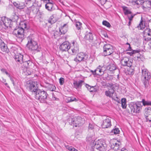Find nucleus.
Listing matches in <instances>:
<instances>
[{"label":"nucleus","mask_w":151,"mask_h":151,"mask_svg":"<svg viewBox=\"0 0 151 151\" xmlns=\"http://www.w3.org/2000/svg\"><path fill=\"white\" fill-rule=\"evenodd\" d=\"M27 46L32 50H35L39 52L41 48L38 46L37 42L35 41L34 36L32 35H30L27 38Z\"/></svg>","instance_id":"1"},{"label":"nucleus","mask_w":151,"mask_h":151,"mask_svg":"<svg viewBox=\"0 0 151 151\" xmlns=\"http://www.w3.org/2000/svg\"><path fill=\"white\" fill-rule=\"evenodd\" d=\"M150 78V73L147 69L144 68H142L141 79L145 88L148 87Z\"/></svg>","instance_id":"2"},{"label":"nucleus","mask_w":151,"mask_h":151,"mask_svg":"<svg viewBox=\"0 0 151 151\" xmlns=\"http://www.w3.org/2000/svg\"><path fill=\"white\" fill-rule=\"evenodd\" d=\"M114 85L111 83L109 84V86L111 88L108 91L105 92V95L107 97L111 98L119 102V99L117 96L116 93L115 92Z\"/></svg>","instance_id":"3"},{"label":"nucleus","mask_w":151,"mask_h":151,"mask_svg":"<svg viewBox=\"0 0 151 151\" xmlns=\"http://www.w3.org/2000/svg\"><path fill=\"white\" fill-rule=\"evenodd\" d=\"M35 98L42 103L46 102L47 94L46 92L40 89L38 90L34 94Z\"/></svg>","instance_id":"4"},{"label":"nucleus","mask_w":151,"mask_h":151,"mask_svg":"<svg viewBox=\"0 0 151 151\" xmlns=\"http://www.w3.org/2000/svg\"><path fill=\"white\" fill-rule=\"evenodd\" d=\"M14 59L18 64L22 65L23 64V65L25 67H27L32 63V62L30 60H26L25 59H24V56L20 53L16 55Z\"/></svg>","instance_id":"5"},{"label":"nucleus","mask_w":151,"mask_h":151,"mask_svg":"<svg viewBox=\"0 0 151 151\" xmlns=\"http://www.w3.org/2000/svg\"><path fill=\"white\" fill-rule=\"evenodd\" d=\"M128 106L132 114L139 113L142 106L141 102H131Z\"/></svg>","instance_id":"6"},{"label":"nucleus","mask_w":151,"mask_h":151,"mask_svg":"<svg viewBox=\"0 0 151 151\" xmlns=\"http://www.w3.org/2000/svg\"><path fill=\"white\" fill-rule=\"evenodd\" d=\"M83 120L81 117L78 116L73 118H69L68 121L70 125L76 127H79L81 124H83Z\"/></svg>","instance_id":"7"},{"label":"nucleus","mask_w":151,"mask_h":151,"mask_svg":"<svg viewBox=\"0 0 151 151\" xmlns=\"http://www.w3.org/2000/svg\"><path fill=\"white\" fill-rule=\"evenodd\" d=\"M103 54L104 56L110 55L114 51V47L110 44H105L103 47Z\"/></svg>","instance_id":"8"},{"label":"nucleus","mask_w":151,"mask_h":151,"mask_svg":"<svg viewBox=\"0 0 151 151\" xmlns=\"http://www.w3.org/2000/svg\"><path fill=\"white\" fill-rule=\"evenodd\" d=\"M24 29L19 27L15 28L13 32V34L19 39L22 41L24 38Z\"/></svg>","instance_id":"9"},{"label":"nucleus","mask_w":151,"mask_h":151,"mask_svg":"<svg viewBox=\"0 0 151 151\" xmlns=\"http://www.w3.org/2000/svg\"><path fill=\"white\" fill-rule=\"evenodd\" d=\"M94 148L100 151H105L106 145L100 140L96 141L94 145Z\"/></svg>","instance_id":"10"},{"label":"nucleus","mask_w":151,"mask_h":151,"mask_svg":"<svg viewBox=\"0 0 151 151\" xmlns=\"http://www.w3.org/2000/svg\"><path fill=\"white\" fill-rule=\"evenodd\" d=\"M27 88L29 91L32 92L34 95L36 93L38 89L37 87L35 86V82L29 81V83H27Z\"/></svg>","instance_id":"11"},{"label":"nucleus","mask_w":151,"mask_h":151,"mask_svg":"<svg viewBox=\"0 0 151 151\" xmlns=\"http://www.w3.org/2000/svg\"><path fill=\"white\" fill-rule=\"evenodd\" d=\"M88 55L83 52H80L77 54L76 57L74 59L76 62H80L85 61L88 58Z\"/></svg>","instance_id":"12"},{"label":"nucleus","mask_w":151,"mask_h":151,"mask_svg":"<svg viewBox=\"0 0 151 151\" xmlns=\"http://www.w3.org/2000/svg\"><path fill=\"white\" fill-rule=\"evenodd\" d=\"M72 55H75L79 52V45L76 41H73L72 43L70 48Z\"/></svg>","instance_id":"13"},{"label":"nucleus","mask_w":151,"mask_h":151,"mask_svg":"<svg viewBox=\"0 0 151 151\" xmlns=\"http://www.w3.org/2000/svg\"><path fill=\"white\" fill-rule=\"evenodd\" d=\"M121 143L120 141L115 139L111 144V147L115 151L118 150L121 147Z\"/></svg>","instance_id":"14"},{"label":"nucleus","mask_w":151,"mask_h":151,"mask_svg":"<svg viewBox=\"0 0 151 151\" xmlns=\"http://www.w3.org/2000/svg\"><path fill=\"white\" fill-rule=\"evenodd\" d=\"M70 48V43L67 41H65L61 44L59 47L60 50L62 51H66Z\"/></svg>","instance_id":"15"},{"label":"nucleus","mask_w":151,"mask_h":151,"mask_svg":"<svg viewBox=\"0 0 151 151\" xmlns=\"http://www.w3.org/2000/svg\"><path fill=\"white\" fill-rule=\"evenodd\" d=\"M111 125V118L106 117V118L103 120L101 126L103 128H107L110 127Z\"/></svg>","instance_id":"16"},{"label":"nucleus","mask_w":151,"mask_h":151,"mask_svg":"<svg viewBox=\"0 0 151 151\" xmlns=\"http://www.w3.org/2000/svg\"><path fill=\"white\" fill-rule=\"evenodd\" d=\"M131 60L128 58L124 57L121 60L122 64L124 66H127L130 67L132 65V63Z\"/></svg>","instance_id":"17"},{"label":"nucleus","mask_w":151,"mask_h":151,"mask_svg":"<svg viewBox=\"0 0 151 151\" xmlns=\"http://www.w3.org/2000/svg\"><path fill=\"white\" fill-rule=\"evenodd\" d=\"M52 0L48 1L45 4V7L46 9L49 11H52L54 10L55 8L54 7V4L52 3Z\"/></svg>","instance_id":"18"},{"label":"nucleus","mask_w":151,"mask_h":151,"mask_svg":"<svg viewBox=\"0 0 151 151\" xmlns=\"http://www.w3.org/2000/svg\"><path fill=\"white\" fill-rule=\"evenodd\" d=\"M0 49L1 51L6 53H8L9 52L6 45L2 40H0Z\"/></svg>","instance_id":"19"},{"label":"nucleus","mask_w":151,"mask_h":151,"mask_svg":"<svg viewBox=\"0 0 151 151\" xmlns=\"http://www.w3.org/2000/svg\"><path fill=\"white\" fill-rule=\"evenodd\" d=\"M84 83V81L82 80L74 81L73 83V87L77 89H79L81 88L83 83Z\"/></svg>","instance_id":"20"},{"label":"nucleus","mask_w":151,"mask_h":151,"mask_svg":"<svg viewBox=\"0 0 151 151\" xmlns=\"http://www.w3.org/2000/svg\"><path fill=\"white\" fill-rule=\"evenodd\" d=\"M3 20V23L4 24V29H6L9 27L11 28L12 26L11 23L12 21L10 19H9L8 18L5 19L4 20Z\"/></svg>","instance_id":"21"},{"label":"nucleus","mask_w":151,"mask_h":151,"mask_svg":"<svg viewBox=\"0 0 151 151\" xmlns=\"http://www.w3.org/2000/svg\"><path fill=\"white\" fill-rule=\"evenodd\" d=\"M13 4L17 8L19 9H24L25 6L24 3L21 2L14 1L13 3Z\"/></svg>","instance_id":"22"},{"label":"nucleus","mask_w":151,"mask_h":151,"mask_svg":"<svg viewBox=\"0 0 151 151\" xmlns=\"http://www.w3.org/2000/svg\"><path fill=\"white\" fill-rule=\"evenodd\" d=\"M39 11V9L37 6H35L33 5L31 7L27 8V11L28 13H30L32 12L33 13L37 14Z\"/></svg>","instance_id":"23"},{"label":"nucleus","mask_w":151,"mask_h":151,"mask_svg":"<svg viewBox=\"0 0 151 151\" xmlns=\"http://www.w3.org/2000/svg\"><path fill=\"white\" fill-rule=\"evenodd\" d=\"M68 26L67 23L64 24L59 28V31L61 34H65L68 31Z\"/></svg>","instance_id":"24"},{"label":"nucleus","mask_w":151,"mask_h":151,"mask_svg":"<svg viewBox=\"0 0 151 151\" xmlns=\"http://www.w3.org/2000/svg\"><path fill=\"white\" fill-rule=\"evenodd\" d=\"M86 139L87 141L91 143H93L95 139V136L92 134H88L86 138Z\"/></svg>","instance_id":"25"},{"label":"nucleus","mask_w":151,"mask_h":151,"mask_svg":"<svg viewBox=\"0 0 151 151\" xmlns=\"http://www.w3.org/2000/svg\"><path fill=\"white\" fill-rule=\"evenodd\" d=\"M102 67L99 65L96 69V76L97 75L101 76L104 74V71L101 68Z\"/></svg>","instance_id":"26"},{"label":"nucleus","mask_w":151,"mask_h":151,"mask_svg":"<svg viewBox=\"0 0 151 151\" xmlns=\"http://www.w3.org/2000/svg\"><path fill=\"white\" fill-rule=\"evenodd\" d=\"M107 69L111 71H113L116 69V64L114 63H111L107 67Z\"/></svg>","instance_id":"27"},{"label":"nucleus","mask_w":151,"mask_h":151,"mask_svg":"<svg viewBox=\"0 0 151 151\" xmlns=\"http://www.w3.org/2000/svg\"><path fill=\"white\" fill-rule=\"evenodd\" d=\"M84 38L86 39L89 40H92L93 39V35L91 32H86Z\"/></svg>","instance_id":"28"},{"label":"nucleus","mask_w":151,"mask_h":151,"mask_svg":"<svg viewBox=\"0 0 151 151\" xmlns=\"http://www.w3.org/2000/svg\"><path fill=\"white\" fill-rule=\"evenodd\" d=\"M47 90L51 91H55L56 89V87L55 85L53 84H48L46 86Z\"/></svg>","instance_id":"29"},{"label":"nucleus","mask_w":151,"mask_h":151,"mask_svg":"<svg viewBox=\"0 0 151 151\" xmlns=\"http://www.w3.org/2000/svg\"><path fill=\"white\" fill-rule=\"evenodd\" d=\"M151 32V29L147 27L145 28L144 31L143 33H144V39L146 37H147L148 36L149 34Z\"/></svg>","instance_id":"30"},{"label":"nucleus","mask_w":151,"mask_h":151,"mask_svg":"<svg viewBox=\"0 0 151 151\" xmlns=\"http://www.w3.org/2000/svg\"><path fill=\"white\" fill-rule=\"evenodd\" d=\"M19 18L18 15L15 13H13L11 17V21L13 22H17Z\"/></svg>","instance_id":"31"},{"label":"nucleus","mask_w":151,"mask_h":151,"mask_svg":"<svg viewBox=\"0 0 151 151\" xmlns=\"http://www.w3.org/2000/svg\"><path fill=\"white\" fill-rule=\"evenodd\" d=\"M126 103V99L124 98L122 99L121 100V104L122 105V107L123 109H125L126 108L127 106Z\"/></svg>","instance_id":"32"},{"label":"nucleus","mask_w":151,"mask_h":151,"mask_svg":"<svg viewBox=\"0 0 151 151\" xmlns=\"http://www.w3.org/2000/svg\"><path fill=\"white\" fill-rule=\"evenodd\" d=\"M144 5H145V6H142L143 9H144V8H150L151 6V1H144Z\"/></svg>","instance_id":"33"},{"label":"nucleus","mask_w":151,"mask_h":151,"mask_svg":"<svg viewBox=\"0 0 151 151\" xmlns=\"http://www.w3.org/2000/svg\"><path fill=\"white\" fill-rule=\"evenodd\" d=\"M82 23L79 22H76L75 23V25L77 29L78 30H81L82 28Z\"/></svg>","instance_id":"34"},{"label":"nucleus","mask_w":151,"mask_h":151,"mask_svg":"<svg viewBox=\"0 0 151 151\" xmlns=\"http://www.w3.org/2000/svg\"><path fill=\"white\" fill-rule=\"evenodd\" d=\"M119 130L118 128H116L115 129H113L111 132L110 133L111 134V135L113 134H118L119 132Z\"/></svg>","instance_id":"35"},{"label":"nucleus","mask_w":151,"mask_h":151,"mask_svg":"<svg viewBox=\"0 0 151 151\" xmlns=\"http://www.w3.org/2000/svg\"><path fill=\"white\" fill-rule=\"evenodd\" d=\"M145 116H146L151 114V108H146L145 110Z\"/></svg>","instance_id":"36"},{"label":"nucleus","mask_w":151,"mask_h":151,"mask_svg":"<svg viewBox=\"0 0 151 151\" xmlns=\"http://www.w3.org/2000/svg\"><path fill=\"white\" fill-rule=\"evenodd\" d=\"M20 26L21 27H19V28H22L24 29H26L27 28L26 22L25 21L20 23Z\"/></svg>","instance_id":"37"},{"label":"nucleus","mask_w":151,"mask_h":151,"mask_svg":"<svg viewBox=\"0 0 151 151\" xmlns=\"http://www.w3.org/2000/svg\"><path fill=\"white\" fill-rule=\"evenodd\" d=\"M145 25L143 24V22L142 21L137 27L139 29L141 30L145 28Z\"/></svg>","instance_id":"38"},{"label":"nucleus","mask_w":151,"mask_h":151,"mask_svg":"<svg viewBox=\"0 0 151 151\" xmlns=\"http://www.w3.org/2000/svg\"><path fill=\"white\" fill-rule=\"evenodd\" d=\"M54 18L53 15L51 16L48 20V22L51 24H52L55 23V21L53 20Z\"/></svg>","instance_id":"39"},{"label":"nucleus","mask_w":151,"mask_h":151,"mask_svg":"<svg viewBox=\"0 0 151 151\" xmlns=\"http://www.w3.org/2000/svg\"><path fill=\"white\" fill-rule=\"evenodd\" d=\"M142 102L144 106L151 105V101H146L145 99H143L142 100Z\"/></svg>","instance_id":"40"},{"label":"nucleus","mask_w":151,"mask_h":151,"mask_svg":"<svg viewBox=\"0 0 151 151\" xmlns=\"http://www.w3.org/2000/svg\"><path fill=\"white\" fill-rule=\"evenodd\" d=\"M144 0H134V1L133 2H134L137 4H142L144 3Z\"/></svg>","instance_id":"41"},{"label":"nucleus","mask_w":151,"mask_h":151,"mask_svg":"<svg viewBox=\"0 0 151 151\" xmlns=\"http://www.w3.org/2000/svg\"><path fill=\"white\" fill-rule=\"evenodd\" d=\"M102 24L103 25L107 27H110L111 25L110 23L106 21H104L102 22Z\"/></svg>","instance_id":"42"},{"label":"nucleus","mask_w":151,"mask_h":151,"mask_svg":"<svg viewBox=\"0 0 151 151\" xmlns=\"http://www.w3.org/2000/svg\"><path fill=\"white\" fill-rule=\"evenodd\" d=\"M128 73L129 75H132L134 73V70L132 69L129 68L127 70Z\"/></svg>","instance_id":"43"},{"label":"nucleus","mask_w":151,"mask_h":151,"mask_svg":"<svg viewBox=\"0 0 151 151\" xmlns=\"http://www.w3.org/2000/svg\"><path fill=\"white\" fill-rule=\"evenodd\" d=\"M4 24L3 23V20L1 19L0 21V30H3L4 29Z\"/></svg>","instance_id":"44"},{"label":"nucleus","mask_w":151,"mask_h":151,"mask_svg":"<svg viewBox=\"0 0 151 151\" xmlns=\"http://www.w3.org/2000/svg\"><path fill=\"white\" fill-rule=\"evenodd\" d=\"M64 78L61 77L59 79V83L60 85H63L64 83Z\"/></svg>","instance_id":"45"},{"label":"nucleus","mask_w":151,"mask_h":151,"mask_svg":"<svg viewBox=\"0 0 151 151\" xmlns=\"http://www.w3.org/2000/svg\"><path fill=\"white\" fill-rule=\"evenodd\" d=\"M66 148L70 151H72L73 149L74 148L72 146H70L69 145H65Z\"/></svg>","instance_id":"46"},{"label":"nucleus","mask_w":151,"mask_h":151,"mask_svg":"<svg viewBox=\"0 0 151 151\" xmlns=\"http://www.w3.org/2000/svg\"><path fill=\"white\" fill-rule=\"evenodd\" d=\"M131 14V15L130 16L128 15V17L129 21H132L134 16L135 15V14H133L132 13V14Z\"/></svg>","instance_id":"47"},{"label":"nucleus","mask_w":151,"mask_h":151,"mask_svg":"<svg viewBox=\"0 0 151 151\" xmlns=\"http://www.w3.org/2000/svg\"><path fill=\"white\" fill-rule=\"evenodd\" d=\"M94 125L91 123H90L88 126V129H92L94 128Z\"/></svg>","instance_id":"48"},{"label":"nucleus","mask_w":151,"mask_h":151,"mask_svg":"<svg viewBox=\"0 0 151 151\" xmlns=\"http://www.w3.org/2000/svg\"><path fill=\"white\" fill-rule=\"evenodd\" d=\"M139 52V51L138 50H132V51L130 52H129V53L130 54V55H132L134 53H138Z\"/></svg>","instance_id":"49"},{"label":"nucleus","mask_w":151,"mask_h":151,"mask_svg":"<svg viewBox=\"0 0 151 151\" xmlns=\"http://www.w3.org/2000/svg\"><path fill=\"white\" fill-rule=\"evenodd\" d=\"M69 98H70L71 102H73V101H77V100L75 97H70Z\"/></svg>","instance_id":"50"},{"label":"nucleus","mask_w":151,"mask_h":151,"mask_svg":"<svg viewBox=\"0 0 151 151\" xmlns=\"http://www.w3.org/2000/svg\"><path fill=\"white\" fill-rule=\"evenodd\" d=\"M90 71V72H91L92 74L93 75L94 77L96 76V71H95V70H91Z\"/></svg>","instance_id":"51"},{"label":"nucleus","mask_w":151,"mask_h":151,"mask_svg":"<svg viewBox=\"0 0 151 151\" xmlns=\"http://www.w3.org/2000/svg\"><path fill=\"white\" fill-rule=\"evenodd\" d=\"M98 0L101 3L102 5L104 4L107 1V0Z\"/></svg>","instance_id":"52"},{"label":"nucleus","mask_w":151,"mask_h":151,"mask_svg":"<svg viewBox=\"0 0 151 151\" xmlns=\"http://www.w3.org/2000/svg\"><path fill=\"white\" fill-rule=\"evenodd\" d=\"M96 91L94 86H91V89H90V91L91 92H95Z\"/></svg>","instance_id":"53"},{"label":"nucleus","mask_w":151,"mask_h":151,"mask_svg":"<svg viewBox=\"0 0 151 151\" xmlns=\"http://www.w3.org/2000/svg\"><path fill=\"white\" fill-rule=\"evenodd\" d=\"M122 8L124 12V13L128 10L127 7L126 6H123L122 7Z\"/></svg>","instance_id":"54"},{"label":"nucleus","mask_w":151,"mask_h":151,"mask_svg":"<svg viewBox=\"0 0 151 151\" xmlns=\"http://www.w3.org/2000/svg\"><path fill=\"white\" fill-rule=\"evenodd\" d=\"M52 99L53 100H56V98L55 96V95L54 93H52Z\"/></svg>","instance_id":"55"},{"label":"nucleus","mask_w":151,"mask_h":151,"mask_svg":"<svg viewBox=\"0 0 151 151\" xmlns=\"http://www.w3.org/2000/svg\"><path fill=\"white\" fill-rule=\"evenodd\" d=\"M86 86L88 89L90 91L91 86L87 84H86Z\"/></svg>","instance_id":"56"},{"label":"nucleus","mask_w":151,"mask_h":151,"mask_svg":"<svg viewBox=\"0 0 151 151\" xmlns=\"http://www.w3.org/2000/svg\"><path fill=\"white\" fill-rule=\"evenodd\" d=\"M9 78H10V80L12 81L13 85L14 86V78L12 77H11V76H10V77H9Z\"/></svg>","instance_id":"57"},{"label":"nucleus","mask_w":151,"mask_h":151,"mask_svg":"<svg viewBox=\"0 0 151 151\" xmlns=\"http://www.w3.org/2000/svg\"><path fill=\"white\" fill-rule=\"evenodd\" d=\"M132 12L129 10H128L126 12L124 13L125 15H127L129 14H132Z\"/></svg>","instance_id":"58"},{"label":"nucleus","mask_w":151,"mask_h":151,"mask_svg":"<svg viewBox=\"0 0 151 151\" xmlns=\"http://www.w3.org/2000/svg\"><path fill=\"white\" fill-rule=\"evenodd\" d=\"M65 101L67 103H69L71 102L69 97H68L65 99Z\"/></svg>","instance_id":"59"},{"label":"nucleus","mask_w":151,"mask_h":151,"mask_svg":"<svg viewBox=\"0 0 151 151\" xmlns=\"http://www.w3.org/2000/svg\"><path fill=\"white\" fill-rule=\"evenodd\" d=\"M1 70L3 73H5L6 71V70L4 68L1 69Z\"/></svg>","instance_id":"60"},{"label":"nucleus","mask_w":151,"mask_h":151,"mask_svg":"<svg viewBox=\"0 0 151 151\" xmlns=\"http://www.w3.org/2000/svg\"><path fill=\"white\" fill-rule=\"evenodd\" d=\"M5 73L9 77H10V74L8 73V72L6 71V72Z\"/></svg>","instance_id":"61"},{"label":"nucleus","mask_w":151,"mask_h":151,"mask_svg":"<svg viewBox=\"0 0 151 151\" xmlns=\"http://www.w3.org/2000/svg\"><path fill=\"white\" fill-rule=\"evenodd\" d=\"M121 151H128L125 148H123L121 149Z\"/></svg>","instance_id":"62"},{"label":"nucleus","mask_w":151,"mask_h":151,"mask_svg":"<svg viewBox=\"0 0 151 151\" xmlns=\"http://www.w3.org/2000/svg\"><path fill=\"white\" fill-rule=\"evenodd\" d=\"M132 50H131V47L130 46V45H129V47L128 49V51H131Z\"/></svg>","instance_id":"63"},{"label":"nucleus","mask_w":151,"mask_h":151,"mask_svg":"<svg viewBox=\"0 0 151 151\" xmlns=\"http://www.w3.org/2000/svg\"><path fill=\"white\" fill-rule=\"evenodd\" d=\"M149 41H150V42L149 44V45L150 48H151V39Z\"/></svg>","instance_id":"64"}]
</instances>
